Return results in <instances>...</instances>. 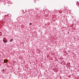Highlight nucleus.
Listing matches in <instances>:
<instances>
[{"label":"nucleus","mask_w":79,"mask_h":79,"mask_svg":"<svg viewBox=\"0 0 79 79\" xmlns=\"http://www.w3.org/2000/svg\"><path fill=\"white\" fill-rule=\"evenodd\" d=\"M3 41L4 43H6L7 42V40H3Z\"/></svg>","instance_id":"nucleus-1"},{"label":"nucleus","mask_w":79,"mask_h":79,"mask_svg":"<svg viewBox=\"0 0 79 79\" xmlns=\"http://www.w3.org/2000/svg\"><path fill=\"white\" fill-rule=\"evenodd\" d=\"M29 25H32V23H29Z\"/></svg>","instance_id":"nucleus-2"},{"label":"nucleus","mask_w":79,"mask_h":79,"mask_svg":"<svg viewBox=\"0 0 79 79\" xmlns=\"http://www.w3.org/2000/svg\"><path fill=\"white\" fill-rule=\"evenodd\" d=\"M12 40H13V39H12V40H10V42H12Z\"/></svg>","instance_id":"nucleus-3"},{"label":"nucleus","mask_w":79,"mask_h":79,"mask_svg":"<svg viewBox=\"0 0 79 79\" xmlns=\"http://www.w3.org/2000/svg\"><path fill=\"white\" fill-rule=\"evenodd\" d=\"M34 2H35V3H36V2L35 1H34Z\"/></svg>","instance_id":"nucleus-4"},{"label":"nucleus","mask_w":79,"mask_h":79,"mask_svg":"<svg viewBox=\"0 0 79 79\" xmlns=\"http://www.w3.org/2000/svg\"><path fill=\"white\" fill-rule=\"evenodd\" d=\"M4 63H6V62H4Z\"/></svg>","instance_id":"nucleus-5"},{"label":"nucleus","mask_w":79,"mask_h":79,"mask_svg":"<svg viewBox=\"0 0 79 79\" xmlns=\"http://www.w3.org/2000/svg\"><path fill=\"white\" fill-rule=\"evenodd\" d=\"M78 7H79V5H78Z\"/></svg>","instance_id":"nucleus-6"},{"label":"nucleus","mask_w":79,"mask_h":79,"mask_svg":"<svg viewBox=\"0 0 79 79\" xmlns=\"http://www.w3.org/2000/svg\"><path fill=\"white\" fill-rule=\"evenodd\" d=\"M76 4H77V3H76Z\"/></svg>","instance_id":"nucleus-7"},{"label":"nucleus","mask_w":79,"mask_h":79,"mask_svg":"<svg viewBox=\"0 0 79 79\" xmlns=\"http://www.w3.org/2000/svg\"><path fill=\"white\" fill-rule=\"evenodd\" d=\"M23 11H24V10H23Z\"/></svg>","instance_id":"nucleus-8"},{"label":"nucleus","mask_w":79,"mask_h":79,"mask_svg":"<svg viewBox=\"0 0 79 79\" xmlns=\"http://www.w3.org/2000/svg\"><path fill=\"white\" fill-rule=\"evenodd\" d=\"M3 71H4V70H3Z\"/></svg>","instance_id":"nucleus-9"}]
</instances>
